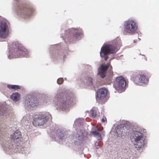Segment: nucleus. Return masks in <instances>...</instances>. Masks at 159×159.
I'll list each match as a JSON object with an SVG mask.
<instances>
[{
    "label": "nucleus",
    "instance_id": "19",
    "mask_svg": "<svg viewBox=\"0 0 159 159\" xmlns=\"http://www.w3.org/2000/svg\"><path fill=\"white\" fill-rule=\"evenodd\" d=\"M91 133L95 136H97V138L98 140H101L102 139V138L101 135L97 131H93L91 132Z\"/></svg>",
    "mask_w": 159,
    "mask_h": 159
},
{
    "label": "nucleus",
    "instance_id": "2",
    "mask_svg": "<svg viewBox=\"0 0 159 159\" xmlns=\"http://www.w3.org/2000/svg\"><path fill=\"white\" fill-rule=\"evenodd\" d=\"M9 48L8 57L9 59L19 57H28L29 52L20 43L17 42L12 43L8 45Z\"/></svg>",
    "mask_w": 159,
    "mask_h": 159
},
{
    "label": "nucleus",
    "instance_id": "11",
    "mask_svg": "<svg viewBox=\"0 0 159 159\" xmlns=\"http://www.w3.org/2000/svg\"><path fill=\"white\" fill-rule=\"evenodd\" d=\"M28 97L26 99L25 102V106L26 108L28 107V109H31L37 107L39 104V102L37 98L34 97H31L30 99Z\"/></svg>",
    "mask_w": 159,
    "mask_h": 159
},
{
    "label": "nucleus",
    "instance_id": "31",
    "mask_svg": "<svg viewBox=\"0 0 159 159\" xmlns=\"http://www.w3.org/2000/svg\"><path fill=\"white\" fill-rule=\"evenodd\" d=\"M57 80H63V79L62 78H58Z\"/></svg>",
    "mask_w": 159,
    "mask_h": 159
},
{
    "label": "nucleus",
    "instance_id": "32",
    "mask_svg": "<svg viewBox=\"0 0 159 159\" xmlns=\"http://www.w3.org/2000/svg\"><path fill=\"white\" fill-rule=\"evenodd\" d=\"M136 75H135V74H133V76H136Z\"/></svg>",
    "mask_w": 159,
    "mask_h": 159
},
{
    "label": "nucleus",
    "instance_id": "9",
    "mask_svg": "<svg viewBox=\"0 0 159 159\" xmlns=\"http://www.w3.org/2000/svg\"><path fill=\"white\" fill-rule=\"evenodd\" d=\"M48 119L47 116L45 114H36L33 117V124L35 126L43 125Z\"/></svg>",
    "mask_w": 159,
    "mask_h": 159
},
{
    "label": "nucleus",
    "instance_id": "28",
    "mask_svg": "<svg viewBox=\"0 0 159 159\" xmlns=\"http://www.w3.org/2000/svg\"><path fill=\"white\" fill-rule=\"evenodd\" d=\"M107 120L106 118L105 117H103L102 119V121L103 122H104Z\"/></svg>",
    "mask_w": 159,
    "mask_h": 159
},
{
    "label": "nucleus",
    "instance_id": "4",
    "mask_svg": "<svg viewBox=\"0 0 159 159\" xmlns=\"http://www.w3.org/2000/svg\"><path fill=\"white\" fill-rule=\"evenodd\" d=\"M68 47H64L60 44L53 45L50 47V52L52 54V57L56 59L60 58L64 61L66 59V53Z\"/></svg>",
    "mask_w": 159,
    "mask_h": 159
},
{
    "label": "nucleus",
    "instance_id": "24",
    "mask_svg": "<svg viewBox=\"0 0 159 159\" xmlns=\"http://www.w3.org/2000/svg\"><path fill=\"white\" fill-rule=\"evenodd\" d=\"M58 136L59 138L61 139H63L65 138V137H66V136H66V135L64 134L63 133L61 132L58 134Z\"/></svg>",
    "mask_w": 159,
    "mask_h": 159
},
{
    "label": "nucleus",
    "instance_id": "23",
    "mask_svg": "<svg viewBox=\"0 0 159 159\" xmlns=\"http://www.w3.org/2000/svg\"><path fill=\"white\" fill-rule=\"evenodd\" d=\"M0 115L1 116L2 115L4 116L6 114V111H5L4 110H3V108L2 107H0Z\"/></svg>",
    "mask_w": 159,
    "mask_h": 159
},
{
    "label": "nucleus",
    "instance_id": "14",
    "mask_svg": "<svg viewBox=\"0 0 159 159\" xmlns=\"http://www.w3.org/2000/svg\"><path fill=\"white\" fill-rule=\"evenodd\" d=\"M112 83L111 80H98L95 82V87H98L99 86H102L104 85L110 84Z\"/></svg>",
    "mask_w": 159,
    "mask_h": 159
},
{
    "label": "nucleus",
    "instance_id": "16",
    "mask_svg": "<svg viewBox=\"0 0 159 159\" xmlns=\"http://www.w3.org/2000/svg\"><path fill=\"white\" fill-rule=\"evenodd\" d=\"M148 80H134V82L138 85H142L148 82Z\"/></svg>",
    "mask_w": 159,
    "mask_h": 159
},
{
    "label": "nucleus",
    "instance_id": "21",
    "mask_svg": "<svg viewBox=\"0 0 159 159\" xmlns=\"http://www.w3.org/2000/svg\"><path fill=\"white\" fill-rule=\"evenodd\" d=\"M90 115L93 118H95L97 115L96 111L93 109L91 110L90 111Z\"/></svg>",
    "mask_w": 159,
    "mask_h": 159
},
{
    "label": "nucleus",
    "instance_id": "17",
    "mask_svg": "<svg viewBox=\"0 0 159 159\" xmlns=\"http://www.w3.org/2000/svg\"><path fill=\"white\" fill-rule=\"evenodd\" d=\"M21 136V133L18 130L14 132L13 136H12V139H17Z\"/></svg>",
    "mask_w": 159,
    "mask_h": 159
},
{
    "label": "nucleus",
    "instance_id": "15",
    "mask_svg": "<svg viewBox=\"0 0 159 159\" xmlns=\"http://www.w3.org/2000/svg\"><path fill=\"white\" fill-rule=\"evenodd\" d=\"M11 98L14 101H17L19 100L20 94L18 93H13L11 96Z\"/></svg>",
    "mask_w": 159,
    "mask_h": 159
},
{
    "label": "nucleus",
    "instance_id": "26",
    "mask_svg": "<svg viewBox=\"0 0 159 159\" xmlns=\"http://www.w3.org/2000/svg\"><path fill=\"white\" fill-rule=\"evenodd\" d=\"M116 80H125V78L122 76H119L116 77Z\"/></svg>",
    "mask_w": 159,
    "mask_h": 159
},
{
    "label": "nucleus",
    "instance_id": "20",
    "mask_svg": "<svg viewBox=\"0 0 159 159\" xmlns=\"http://www.w3.org/2000/svg\"><path fill=\"white\" fill-rule=\"evenodd\" d=\"M7 87L9 89H14L15 90L20 89L19 86L17 85H8Z\"/></svg>",
    "mask_w": 159,
    "mask_h": 159
},
{
    "label": "nucleus",
    "instance_id": "34",
    "mask_svg": "<svg viewBox=\"0 0 159 159\" xmlns=\"http://www.w3.org/2000/svg\"><path fill=\"white\" fill-rule=\"evenodd\" d=\"M111 68H112V66H111Z\"/></svg>",
    "mask_w": 159,
    "mask_h": 159
},
{
    "label": "nucleus",
    "instance_id": "33",
    "mask_svg": "<svg viewBox=\"0 0 159 159\" xmlns=\"http://www.w3.org/2000/svg\"><path fill=\"white\" fill-rule=\"evenodd\" d=\"M134 43H135V40H134Z\"/></svg>",
    "mask_w": 159,
    "mask_h": 159
},
{
    "label": "nucleus",
    "instance_id": "3",
    "mask_svg": "<svg viewBox=\"0 0 159 159\" xmlns=\"http://www.w3.org/2000/svg\"><path fill=\"white\" fill-rule=\"evenodd\" d=\"M83 34V30L80 27L72 28L65 31L64 35H61L65 42L71 43L80 39Z\"/></svg>",
    "mask_w": 159,
    "mask_h": 159
},
{
    "label": "nucleus",
    "instance_id": "6",
    "mask_svg": "<svg viewBox=\"0 0 159 159\" xmlns=\"http://www.w3.org/2000/svg\"><path fill=\"white\" fill-rule=\"evenodd\" d=\"M33 10L31 7L26 5H18L16 11L17 14L25 18H29L32 15Z\"/></svg>",
    "mask_w": 159,
    "mask_h": 159
},
{
    "label": "nucleus",
    "instance_id": "13",
    "mask_svg": "<svg viewBox=\"0 0 159 159\" xmlns=\"http://www.w3.org/2000/svg\"><path fill=\"white\" fill-rule=\"evenodd\" d=\"M110 63L107 64H102L101 65L100 68L98 70V74L102 77L103 78L106 76V71L110 66Z\"/></svg>",
    "mask_w": 159,
    "mask_h": 159
},
{
    "label": "nucleus",
    "instance_id": "29",
    "mask_svg": "<svg viewBox=\"0 0 159 159\" xmlns=\"http://www.w3.org/2000/svg\"><path fill=\"white\" fill-rule=\"evenodd\" d=\"M13 147V145L12 144H10L9 145V149H11V148H12V147Z\"/></svg>",
    "mask_w": 159,
    "mask_h": 159
},
{
    "label": "nucleus",
    "instance_id": "27",
    "mask_svg": "<svg viewBox=\"0 0 159 159\" xmlns=\"http://www.w3.org/2000/svg\"><path fill=\"white\" fill-rule=\"evenodd\" d=\"M64 80H57V82L59 84H62Z\"/></svg>",
    "mask_w": 159,
    "mask_h": 159
},
{
    "label": "nucleus",
    "instance_id": "8",
    "mask_svg": "<svg viewBox=\"0 0 159 159\" xmlns=\"http://www.w3.org/2000/svg\"><path fill=\"white\" fill-rule=\"evenodd\" d=\"M73 95L70 93L69 94H66V95L63 96L62 98L58 100L56 104L59 105L61 108H65L67 107L71 103L73 99Z\"/></svg>",
    "mask_w": 159,
    "mask_h": 159
},
{
    "label": "nucleus",
    "instance_id": "5",
    "mask_svg": "<svg viewBox=\"0 0 159 159\" xmlns=\"http://www.w3.org/2000/svg\"><path fill=\"white\" fill-rule=\"evenodd\" d=\"M130 138L131 140L134 141V144L137 150L143 148L145 143L143 134L137 131L134 132Z\"/></svg>",
    "mask_w": 159,
    "mask_h": 159
},
{
    "label": "nucleus",
    "instance_id": "7",
    "mask_svg": "<svg viewBox=\"0 0 159 159\" xmlns=\"http://www.w3.org/2000/svg\"><path fill=\"white\" fill-rule=\"evenodd\" d=\"M124 28L125 30L123 32L124 34H132L135 33L138 29V26L134 20H129L125 22Z\"/></svg>",
    "mask_w": 159,
    "mask_h": 159
},
{
    "label": "nucleus",
    "instance_id": "10",
    "mask_svg": "<svg viewBox=\"0 0 159 159\" xmlns=\"http://www.w3.org/2000/svg\"><path fill=\"white\" fill-rule=\"evenodd\" d=\"M126 85L125 80H114L113 87L118 92L124 91Z\"/></svg>",
    "mask_w": 159,
    "mask_h": 159
},
{
    "label": "nucleus",
    "instance_id": "1",
    "mask_svg": "<svg viewBox=\"0 0 159 159\" xmlns=\"http://www.w3.org/2000/svg\"><path fill=\"white\" fill-rule=\"evenodd\" d=\"M122 45L120 38L117 37L116 39L104 44L101 48L100 55L105 60H107L109 54L115 53L120 49Z\"/></svg>",
    "mask_w": 159,
    "mask_h": 159
},
{
    "label": "nucleus",
    "instance_id": "25",
    "mask_svg": "<svg viewBox=\"0 0 159 159\" xmlns=\"http://www.w3.org/2000/svg\"><path fill=\"white\" fill-rule=\"evenodd\" d=\"M92 75H91L87 74V75H85V78L86 80H87V79L90 80H93V78L91 77Z\"/></svg>",
    "mask_w": 159,
    "mask_h": 159
},
{
    "label": "nucleus",
    "instance_id": "12",
    "mask_svg": "<svg viewBox=\"0 0 159 159\" xmlns=\"http://www.w3.org/2000/svg\"><path fill=\"white\" fill-rule=\"evenodd\" d=\"M107 90L105 88L102 87L98 89L97 92V99L101 100L103 99L107 96Z\"/></svg>",
    "mask_w": 159,
    "mask_h": 159
},
{
    "label": "nucleus",
    "instance_id": "18",
    "mask_svg": "<svg viewBox=\"0 0 159 159\" xmlns=\"http://www.w3.org/2000/svg\"><path fill=\"white\" fill-rule=\"evenodd\" d=\"M150 76V75L149 74H148L147 75H139V80H148Z\"/></svg>",
    "mask_w": 159,
    "mask_h": 159
},
{
    "label": "nucleus",
    "instance_id": "30",
    "mask_svg": "<svg viewBox=\"0 0 159 159\" xmlns=\"http://www.w3.org/2000/svg\"><path fill=\"white\" fill-rule=\"evenodd\" d=\"M133 79H137V78L136 77H134L133 76L132 78Z\"/></svg>",
    "mask_w": 159,
    "mask_h": 159
},
{
    "label": "nucleus",
    "instance_id": "22",
    "mask_svg": "<svg viewBox=\"0 0 159 159\" xmlns=\"http://www.w3.org/2000/svg\"><path fill=\"white\" fill-rule=\"evenodd\" d=\"M96 82L93 81L92 80H88L86 83L87 85L89 86H93L94 88H95L94 86V85H95Z\"/></svg>",
    "mask_w": 159,
    "mask_h": 159
}]
</instances>
